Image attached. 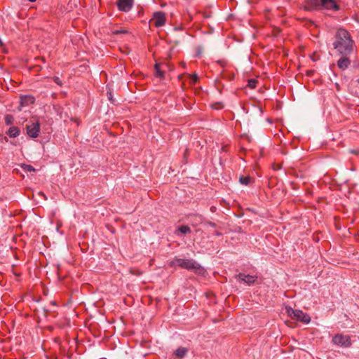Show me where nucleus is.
<instances>
[{"label":"nucleus","instance_id":"17","mask_svg":"<svg viewBox=\"0 0 359 359\" xmlns=\"http://www.w3.org/2000/svg\"><path fill=\"white\" fill-rule=\"evenodd\" d=\"M187 351V349L184 348H179L175 351V355L177 357L182 358L186 355Z\"/></svg>","mask_w":359,"mask_h":359},{"label":"nucleus","instance_id":"24","mask_svg":"<svg viewBox=\"0 0 359 359\" xmlns=\"http://www.w3.org/2000/svg\"><path fill=\"white\" fill-rule=\"evenodd\" d=\"M108 97H109V100H111V93H109Z\"/></svg>","mask_w":359,"mask_h":359},{"label":"nucleus","instance_id":"25","mask_svg":"<svg viewBox=\"0 0 359 359\" xmlns=\"http://www.w3.org/2000/svg\"><path fill=\"white\" fill-rule=\"evenodd\" d=\"M219 64H221V65H224V62H219Z\"/></svg>","mask_w":359,"mask_h":359},{"label":"nucleus","instance_id":"5","mask_svg":"<svg viewBox=\"0 0 359 359\" xmlns=\"http://www.w3.org/2000/svg\"><path fill=\"white\" fill-rule=\"evenodd\" d=\"M27 135L32 138L38 137L40 131V123L39 121L33 122L28 124L26 127Z\"/></svg>","mask_w":359,"mask_h":359},{"label":"nucleus","instance_id":"15","mask_svg":"<svg viewBox=\"0 0 359 359\" xmlns=\"http://www.w3.org/2000/svg\"><path fill=\"white\" fill-rule=\"evenodd\" d=\"M239 182L243 185H250L253 182V179L249 176H241Z\"/></svg>","mask_w":359,"mask_h":359},{"label":"nucleus","instance_id":"26","mask_svg":"<svg viewBox=\"0 0 359 359\" xmlns=\"http://www.w3.org/2000/svg\"><path fill=\"white\" fill-rule=\"evenodd\" d=\"M31 2H34L36 0H29Z\"/></svg>","mask_w":359,"mask_h":359},{"label":"nucleus","instance_id":"21","mask_svg":"<svg viewBox=\"0 0 359 359\" xmlns=\"http://www.w3.org/2000/svg\"><path fill=\"white\" fill-rule=\"evenodd\" d=\"M53 81H55L57 85H59V86H62V81H61V80L60 79V78H59V77H57V76H55V77L53 78Z\"/></svg>","mask_w":359,"mask_h":359},{"label":"nucleus","instance_id":"22","mask_svg":"<svg viewBox=\"0 0 359 359\" xmlns=\"http://www.w3.org/2000/svg\"><path fill=\"white\" fill-rule=\"evenodd\" d=\"M115 33L116 34H125V33H126V30H123V29L117 30V31L115 32Z\"/></svg>","mask_w":359,"mask_h":359},{"label":"nucleus","instance_id":"9","mask_svg":"<svg viewBox=\"0 0 359 359\" xmlns=\"http://www.w3.org/2000/svg\"><path fill=\"white\" fill-rule=\"evenodd\" d=\"M320 5L321 8L327 10L338 11L339 8L334 0H320Z\"/></svg>","mask_w":359,"mask_h":359},{"label":"nucleus","instance_id":"4","mask_svg":"<svg viewBox=\"0 0 359 359\" xmlns=\"http://www.w3.org/2000/svg\"><path fill=\"white\" fill-rule=\"evenodd\" d=\"M332 342L336 345L344 347H348L351 345L350 337L341 334H336L332 338Z\"/></svg>","mask_w":359,"mask_h":359},{"label":"nucleus","instance_id":"7","mask_svg":"<svg viewBox=\"0 0 359 359\" xmlns=\"http://www.w3.org/2000/svg\"><path fill=\"white\" fill-rule=\"evenodd\" d=\"M235 278L238 280H239L241 282H243L248 285H251V284L255 283V282L256 281V280L257 278V277L255 276L247 275V274L242 273H240L236 275Z\"/></svg>","mask_w":359,"mask_h":359},{"label":"nucleus","instance_id":"1","mask_svg":"<svg viewBox=\"0 0 359 359\" xmlns=\"http://www.w3.org/2000/svg\"><path fill=\"white\" fill-rule=\"evenodd\" d=\"M335 39L333 46L340 55H348L353 52L354 41L347 30L339 28L336 32Z\"/></svg>","mask_w":359,"mask_h":359},{"label":"nucleus","instance_id":"16","mask_svg":"<svg viewBox=\"0 0 359 359\" xmlns=\"http://www.w3.org/2000/svg\"><path fill=\"white\" fill-rule=\"evenodd\" d=\"M164 74H165L164 72L160 69V65L158 64H156L155 65V75H156V76H157L160 79H163L164 77Z\"/></svg>","mask_w":359,"mask_h":359},{"label":"nucleus","instance_id":"6","mask_svg":"<svg viewBox=\"0 0 359 359\" xmlns=\"http://www.w3.org/2000/svg\"><path fill=\"white\" fill-rule=\"evenodd\" d=\"M134 4L133 0H117L116 5L119 11L128 12L131 10Z\"/></svg>","mask_w":359,"mask_h":359},{"label":"nucleus","instance_id":"3","mask_svg":"<svg viewBox=\"0 0 359 359\" xmlns=\"http://www.w3.org/2000/svg\"><path fill=\"white\" fill-rule=\"evenodd\" d=\"M286 312L292 319L299 320L306 324H308L311 321L310 316L301 310L293 309L290 306H287Z\"/></svg>","mask_w":359,"mask_h":359},{"label":"nucleus","instance_id":"13","mask_svg":"<svg viewBox=\"0 0 359 359\" xmlns=\"http://www.w3.org/2000/svg\"><path fill=\"white\" fill-rule=\"evenodd\" d=\"M7 135L10 137H16L20 135V130L18 127H11L7 132Z\"/></svg>","mask_w":359,"mask_h":359},{"label":"nucleus","instance_id":"18","mask_svg":"<svg viewBox=\"0 0 359 359\" xmlns=\"http://www.w3.org/2000/svg\"><path fill=\"white\" fill-rule=\"evenodd\" d=\"M21 168L26 172H34L35 171V168L31 165H28V164H22L21 165Z\"/></svg>","mask_w":359,"mask_h":359},{"label":"nucleus","instance_id":"27","mask_svg":"<svg viewBox=\"0 0 359 359\" xmlns=\"http://www.w3.org/2000/svg\"><path fill=\"white\" fill-rule=\"evenodd\" d=\"M2 44H3V43H2L1 40L0 39V45H2Z\"/></svg>","mask_w":359,"mask_h":359},{"label":"nucleus","instance_id":"8","mask_svg":"<svg viewBox=\"0 0 359 359\" xmlns=\"http://www.w3.org/2000/svg\"><path fill=\"white\" fill-rule=\"evenodd\" d=\"M151 22L157 27H162L165 22V14L163 12L155 13Z\"/></svg>","mask_w":359,"mask_h":359},{"label":"nucleus","instance_id":"2","mask_svg":"<svg viewBox=\"0 0 359 359\" xmlns=\"http://www.w3.org/2000/svg\"><path fill=\"white\" fill-rule=\"evenodd\" d=\"M171 266H180L189 271H192L198 274H203L204 269L195 260L191 259H180L175 258L170 262Z\"/></svg>","mask_w":359,"mask_h":359},{"label":"nucleus","instance_id":"12","mask_svg":"<svg viewBox=\"0 0 359 359\" xmlns=\"http://www.w3.org/2000/svg\"><path fill=\"white\" fill-rule=\"evenodd\" d=\"M342 57L338 60L337 66L341 69H346L351 64V61L348 57V55H341Z\"/></svg>","mask_w":359,"mask_h":359},{"label":"nucleus","instance_id":"19","mask_svg":"<svg viewBox=\"0 0 359 359\" xmlns=\"http://www.w3.org/2000/svg\"><path fill=\"white\" fill-rule=\"evenodd\" d=\"M189 78H190V83L193 85L196 83L198 81V76L196 74L190 75Z\"/></svg>","mask_w":359,"mask_h":359},{"label":"nucleus","instance_id":"23","mask_svg":"<svg viewBox=\"0 0 359 359\" xmlns=\"http://www.w3.org/2000/svg\"><path fill=\"white\" fill-rule=\"evenodd\" d=\"M208 224V225H210L212 227H215V224L213 223V222H209Z\"/></svg>","mask_w":359,"mask_h":359},{"label":"nucleus","instance_id":"10","mask_svg":"<svg viewBox=\"0 0 359 359\" xmlns=\"http://www.w3.org/2000/svg\"><path fill=\"white\" fill-rule=\"evenodd\" d=\"M34 97L32 95H21L19 110H21L22 108L24 107L33 104L34 102Z\"/></svg>","mask_w":359,"mask_h":359},{"label":"nucleus","instance_id":"11","mask_svg":"<svg viewBox=\"0 0 359 359\" xmlns=\"http://www.w3.org/2000/svg\"><path fill=\"white\" fill-rule=\"evenodd\" d=\"M321 8L320 1L319 0H308L306 2L305 9L312 11Z\"/></svg>","mask_w":359,"mask_h":359},{"label":"nucleus","instance_id":"14","mask_svg":"<svg viewBox=\"0 0 359 359\" xmlns=\"http://www.w3.org/2000/svg\"><path fill=\"white\" fill-rule=\"evenodd\" d=\"M191 232V229L188 226H179L177 230L175 231V233L176 235H179L180 233L182 234H187Z\"/></svg>","mask_w":359,"mask_h":359},{"label":"nucleus","instance_id":"20","mask_svg":"<svg viewBox=\"0 0 359 359\" xmlns=\"http://www.w3.org/2000/svg\"><path fill=\"white\" fill-rule=\"evenodd\" d=\"M13 117L12 115L11 114H7L6 116H5V123L6 125H11L13 123Z\"/></svg>","mask_w":359,"mask_h":359}]
</instances>
